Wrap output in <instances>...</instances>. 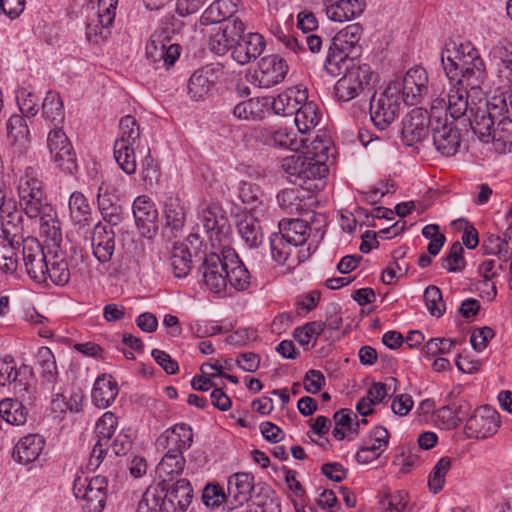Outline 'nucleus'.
<instances>
[{
	"label": "nucleus",
	"instance_id": "2",
	"mask_svg": "<svg viewBox=\"0 0 512 512\" xmlns=\"http://www.w3.org/2000/svg\"><path fill=\"white\" fill-rule=\"evenodd\" d=\"M443 70L450 81L466 85L470 90L479 89L487 78L486 66L478 51L465 59H457L455 64L447 63Z\"/></svg>",
	"mask_w": 512,
	"mask_h": 512
},
{
	"label": "nucleus",
	"instance_id": "18",
	"mask_svg": "<svg viewBox=\"0 0 512 512\" xmlns=\"http://www.w3.org/2000/svg\"><path fill=\"white\" fill-rule=\"evenodd\" d=\"M223 258L224 247L220 254L211 252L205 255L198 269L206 287L214 293H220L226 289V277L223 275L226 274V269Z\"/></svg>",
	"mask_w": 512,
	"mask_h": 512
},
{
	"label": "nucleus",
	"instance_id": "23",
	"mask_svg": "<svg viewBox=\"0 0 512 512\" xmlns=\"http://www.w3.org/2000/svg\"><path fill=\"white\" fill-rule=\"evenodd\" d=\"M93 254L101 263L111 260L115 250V231L105 224L98 223L92 235Z\"/></svg>",
	"mask_w": 512,
	"mask_h": 512
},
{
	"label": "nucleus",
	"instance_id": "64",
	"mask_svg": "<svg viewBox=\"0 0 512 512\" xmlns=\"http://www.w3.org/2000/svg\"><path fill=\"white\" fill-rule=\"evenodd\" d=\"M29 129L25 119L17 114L12 115L7 122V136L12 143L27 139Z\"/></svg>",
	"mask_w": 512,
	"mask_h": 512
},
{
	"label": "nucleus",
	"instance_id": "63",
	"mask_svg": "<svg viewBox=\"0 0 512 512\" xmlns=\"http://www.w3.org/2000/svg\"><path fill=\"white\" fill-rule=\"evenodd\" d=\"M463 252L464 249L461 243L454 242L449 253L443 258V267L451 273L462 271L465 267Z\"/></svg>",
	"mask_w": 512,
	"mask_h": 512
},
{
	"label": "nucleus",
	"instance_id": "41",
	"mask_svg": "<svg viewBox=\"0 0 512 512\" xmlns=\"http://www.w3.org/2000/svg\"><path fill=\"white\" fill-rule=\"evenodd\" d=\"M2 213L6 214L5 216L2 215V240H7L11 243H22V239L24 238L22 237L23 227L21 225L22 216L20 212L10 209Z\"/></svg>",
	"mask_w": 512,
	"mask_h": 512
},
{
	"label": "nucleus",
	"instance_id": "9",
	"mask_svg": "<svg viewBox=\"0 0 512 512\" xmlns=\"http://www.w3.org/2000/svg\"><path fill=\"white\" fill-rule=\"evenodd\" d=\"M254 489V477L250 473L238 472L231 475L227 482V499L225 510L233 512L240 508L253 498L251 494Z\"/></svg>",
	"mask_w": 512,
	"mask_h": 512
},
{
	"label": "nucleus",
	"instance_id": "57",
	"mask_svg": "<svg viewBox=\"0 0 512 512\" xmlns=\"http://www.w3.org/2000/svg\"><path fill=\"white\" fill-rule=\"evenodd\" d=\"M293 94H295V91L288 89L273 98L271 102L269 101L273 112L282 116L295 114L298 107H296V99H294Z\"/></svg>",
	"mask_w": 512,
	"mask_h": 512
},
{
	"label": "nucleus",
	"instance_id": "28",
	"mask_svg": "<svg viewBox=\"0 0 512 512\" xmlns=\"http://www.w3.org/2000/svg\"><path fill=\"white\" fill-rule=\"evenodd\" d=\"M495 149L501 153L512 152V115L509 110H502L497 117L492 140Z\"/></svg>",
	"mask_w": 512,
	"mask_h": 512
},
{
	"label": "nucleus",
	"instance_id": "55",
	"mask_svg": "<svg viewBox=\"0 0 512 512\" xmlns=\"http://www.w3.org/2000/svg\"><path fill=\"white\" fill-rule=\"evenodd\" d=\"M280 207L287 213H299L304 210L305 204L300 197L299 189H285L277 194Z\"/></svg>",
	"mask_w": 512,
	"mask_h": 512
},
{
	"label": "nucleus",
	"instance_id": "14",
	"mask_svg": "<svg viewBox=\"0 0 512 512\" xmlns=\"http://www.w3.org/2000/svg\"><path fill=\"white\" fill-rule=\"evenodd\" d=\"M22 259L27 274L38 283L45 282V272L49 260L46 259L43 246L34 237L22 239Z\"/></svg>",
	"mask_w": 512,
	"mask_h": 512
},
{
	"label": "nucleus",
	"instance_id": "19",
	"mask_svg": "<svg viewBox=\"0 0 512 512\" xmlns=\"http://www.w3.org/2000/svg\"><path fill=\"white\" fill-rule=\"evenodd\" d=\"M431 124L427 110L421 108L412 109L404 118L401 130L402 141L407 146L424 140L429 133Z\"/></svg>",
	"mask_w": 512,
	"mask_h": 512
},
{
	"label": "nucleus",
	"instance_id": "62",
	"mask_svg": "<svg viewBox=\"0 0 512 512\" xmlns=\"http://www.w3.org/2000/svg\"><path fill=\"white\" fill-rule=\"evenodd\" d=\"M262 197L263 193L257 184L247 181L239 183V198L244 204L250 206L251 209L256 208L258 204H262Z\"/></svg>",
	"mask_w": 512,
	"mask_h": 512
},
{
	"label": "nucleus",
	"instance_id": "44",
	"mask_svg": "<svg viewBox=\"0 0 512 512\" xmlns=\"http://www.w3.org/2000/svg\"><path fill=\"white\" fill-rule=\"evenodd\" d=\"M246 506L247 512H281L280 501L270 489L261 490L253 495Z\"/></svg>",
	"mask_w": 512,
	"mask_h": 512
},
{
	"label": "nucleus",
	"instance_id": "25",
	"mask_svg": "<svg viewBox=\"0 0 512 512\" xmlns=\"http://www.w3.org/2000/svg\"><path fill=\"white\" fill-rule=\"evenodd\" d=\"M97 202L99 210L105 222L108 223V227L118 226L123 220V208L119 203V199L107 190H104L103 186L98 189Z\"/></svg>",
	"mask_w": 512,
	"mask_h": 512
},
{
	"label": "nucleus",
	"instance_id": "53",
	"mask_svg": "<svg viewBox=\"0 0 512 512\" xmlns=\"http://www.w3.org/2000/svg\"><path fill=\"white\" fill-rule=\"evenodd\" d=\"M269 243L272 259L280 265L286 264L292 247H294L292 243H288L286 238L278 232L271 234Z\"/></svg>",
	"mask_w": 512,
	"mask_h": 512
},
{
	"label": "nucleus",
	"instance_id": "15",
	"mask_svg": "<svg viewBox=\"0 0 512 512\" xmlns=\"http://www.w3.org/2000/svg\"><path fill=\"white\" fill-rule=\"evenodd\" d=\"M33 368L28 365H21L17 368L14 358L10 355L0 359V385L15 384V389L20 395L29 394L32 385L30 380L33 378Z\"/></svg>",
	"mask_w": 512,
	"mask_h": 512
},
{
	"label": "nucleus",
	"instance_id": "33",
	"mask_svg": "<svg viewBox=\"0 0 512 512\" xmlns=\"http://www.w3.org/2000/svg\"><path fill=\"white\" fill-rule=\"evenodd\" d=\"M29 416L28 408L18 399L5 398L0 401V417L11 426H23Z\"/></svg>",
	"mask_w": 512,
	"mask_h": 512
},
{
	"label": "nucleus",
	"instance_id": "61",
	"mask_svg": "<svg viewBox=\"0 0 512 512\" xmlns=\"http://www.w3.org/2000/svg\"><path fill=\"white\" fill-rule=\"evenodd\" d=\"M139 273V264L132 258H126L118 264L113 263L108 269L109 277L128 280Z\"/></svg>",
	"mask_w": 512,
	"mask_h": 512
},
{
	"label": "nucleus",
	"instance_id": "36",
	"mask_svg": "<svg viewBox=\"0 0 512 512\" xmlns=\"http://www.w3.org/2000/svg\"><path fill=\"white\" fill-rule=\"evenodd\" d=\"M237 229L245 244L253 249L263 242V233L259 221L252 215H244L237 221Z\"/></svg>",
	"mask_w": 512,
	"mask_h": 512
},
{
	"label": "nucleus",
	"instance_id": "48",
	"mask_svg": "<svg viewBox=\"0 0 512 512\" xmlns=\"http://www.w3.org/2000/svg\"><path fill=\"white\" fill-rule=\"evenodd\" d=\"M114 157L119 167L128 175L136 172L135 148L132 144L115 142Z\"/></svg>",
	"mask_w": 512,
	"mask_h": 512
},
{
	"label": "nucleus",
	"instance_id": "13",
	"mask_svg": "<svg viewBox=\"0 0 512 512\" xmlns=\"http://www.w3.org/2000/svg\"><path fill=\"white\" fill-rule=\"evenodd\" d=\"M197 226L202 227L212 246L221 245L230 229L227 218L221 214V208L217 204H209L201 208Z\"/></svg>",
	"mask_w": 512,
	"mask_h": 512
},
{
	"label": "nucleus",
	"instance_id": "46",
	"mask_svg": "<svg viewBox=\"0 0 512 512\" xmlns=\"http://www.w3.org/2000/svg\"><path fill=\"white\" fill-rule=\"evenodd\" d=\"M48 264L47 272H45V281L49 278L55 285H66L71 277V270L67 260L64 257L54 255Z\"/></svg>",
	"mask_w": 512,
	"mask_h": 512
},
{
	"label": "nucleus",
	"instance_id": "24",
	"mask_svg": "<svg viewBox=\"0 0 512 512\" xmlns=\"http://www.w3.org/2000/svg\"><path fill=\"white\" fill-rule=\"evenodd\" d=\"M45 447V439L39 434L22 437L13 448V458L20 464L27 465L39 459Z\"/></svg>",
	"mask_w": 512,
	"mask_h": 512
},
{
	"label": "nucleus",
	"instance_id": "7",
	"mask_svg": "<svg viewBox=\"0 0 512 512\" xmlns=\"http://www.w3.org/2000/svg\"><path fill=\"white\" fill-rule=\"evenodd\" d=\"M107 485L104 476L77 478L74 481L73 493L76 498L85 501L86 512H102L107 499Z\"/></svg>",
	"mask_w": 512,
	"mask_h": 512
},
{
	"label": "nucleus",
	"instance_id": "35",
	"mask_svg": "<svg viewBox=\"0 0 512 512\" xmlns=\"http://www.w3.org/2000/svg\"><path fill=\"white\" fill-rule=\"evenodd\" d=\"M352 54L340 50L334 49V45L330 44L328 54L324 62L325 71L332 77L339 76L342 73H347L353 63Z\"/></svg>",
	"mask_w": 512,
	"mask_h": 512
},
{
	"label": "nucleus",
	"instance_id": "39",
	"mask_svg": "<svg viewBox=\"0 0 512 512\" xmlns=\"http://www.w3.org/2000/svg\"><path fill=\"white\" fill-rule=\"evenodd\" d=\"M133 215L136 224L142 228H148L149 225H154L158 212L153 202L146 196H139L133 202Z\"/></svg>",
	"mask_w": 512,
	"mask_h": 512
},
{
	"label": "nucleus",
	"instance_id": "30",
	"mask_svg": "<svg viewBox=\"0 0 512 512\" xmlns=\"http://www.w3.org/2000/svg\"><path fill=\"white\" fill-rule=\"evenodd\" d=\"M118 395V385L112 376L97 377L92 389V401L99 408L110 406Z\"/></svg>",
	"mask_w": 512,
	"mask_h": 512
},
{
	"label": "nucleus",
	"instance_id": "59",
	"mask_svg": "<svg viewBox=\"0 0 512 512\" xmlns=\"http://www.w3.org/2000/svg\"><path fill=\"white\" fill-rule=\"evenodd\" d=\"M120 137L115 142L135 145L140 136V128L136 119L131 115H126L119 122Z\"/></svg>",
	"mask_w": 512,
	"mask_h": 512
},
{
	"label": "nucleus",
	"instance_id": "56",
	"mask_svg": "<svg viewBox=\"0 0 512 512\" xmlns=\"http://www.w3.org/2000/svg\"><path fill=\"white\" fill-rule=\"evenodd\" d=\"M451 468V459L449 457H442L430 472L428 479L429 489L437 494L442 490L445 483V476Z\"/></svg>",
	"mask_w": 512,
	"mask_h": 512
},
{
	"label": "nucleus",
	"instance_id": "54",
	"mask_svg": "<svg viewBox=\"0 0 512 512\" xmlns=\"http://www.w3.org/2000/svg\"><path fill=\"white\" fill-rule=\"evenodd\" d=\"M21 243H11L7 240L0 241V269L6 273H13L18 267L16 249Z\"/></svg>",
	"mask_w": 512,
	"mask_h": 512
},
{
	"label": "nucleus",
	"instance_id": "3",
	"mask_svg": "<svg viewBox=\"0 0 512 512\" xmlns=\"http://www.w3.org/2000/svg\"><path fill=\"white\" fill-rule=\"evenodd\" d=\"M281 169L287 175L290 182L304 187L309 181L321 180L328 173V167L322 162L315 164L305 153L293 150V153L281 160Z\"/></svg>",
	"mask_w": 512,
	"mask_h": 512
},
{
	"label": "nucleus",
	"instance_id": "5",
	"mask_svg": "<svg viewBox=\"0 0 512 512\" xmlns=\"http://www.w3.org/2000/svg\"><path fill=\"white\" fill-rule=\"evenodd\" d=\"M503 109L504 106L496 103V98H493V101H472L470 112L466 117L471 130L480 141L489 143L492 140L497 117L501 116Z\"/></svg>",
	"mask_w": 512,
	"mask_h": 512
},
{
	"label": "nucleus",
	"instance_id": "49",
	"mask_svg": "<svg viewBox=\"0 0 512 512\" xmlns=\"http://www.w3.org/2000/svg\"><path fill=\"white\" fill-rule=\"evenodd\" d=\"M349 77H352V81L358 82L360 88L371 87L376 89L379 81V75L374 72L368 64H352L351 68L345 73Z\"/></svg>",
	"mask_w": 512,
	"mask_h": 512
},
{
	"label": "nucleus",
	"instance_id": "20",
	"mask_svg": "<svg viewBox=\"0 0 512 512\" xmlns=\"http://www.w3.org/2000/svg\"><path fill=\"white\" fill-rule=\"evenodd\" d=\"M224 265L226 269V286L237 291H244L250 285V273L239 258L236 251L231 247H224Z\"/></svg>",
	"mask_w": 512,
	"mask_h": 512
},
{
	"label": "nucleus",
	"instance_id": "1",
	"mask_svg": "<svg viewBox=\"0 0 512 512\" xmlns=\"http://www.w3.org/2000/svg\"><path fill=\"white\" fill-rule=\"evenodd\" d=\"M18 193L25 214L29 218H39L41 233L53 242L60 241V223L56 219V212L47 202L35 169L28 167L20 177Z\"/></svg>",
	"mask_w": 512,
	"mask_h": 512
},
{
	"label": "nucleus",
	"instance_id": "22",
	"mask_svg": "<svg viewBox=\"0 0 512 512\" xmlns=\"http://www.w3.org/2000/svg\"><path fill=\"white\" fill-rule=\"evenodd\" d=\"M193 443L191 426L186 423L175 424L166 429L156 440L158 448L187 450Z\"/></svg>",
	"mask_w": 512,
	"mask_h": 512
},
{
	"label": "nucleus",
	"instance_id": "42",
	"mask_svg": "<svg viewBox=\"0 0 512 512\" xmlns=\"http://www.w3.org/2000/svg\"><path fill=\"white\" fill-rule=\"evenodd\" d=\"M478 51L471 42H462L456 40H450L446 42L444 48L441 51V63L442 66H447V63L455 64L457 59H465L471 54Z\"/></svg>",
	"mask_w": 512,
	"mask_h": 512
},
{
	"label": "nucleus",
	"instance_id": "50",
	"mask_svg": "<svg viewBox=\"0 0 512 512\" xmlns=\"http://www.w3.org/2000/svg\"><path fill=\"white\" fill-rule=\"evenodd\" d=\"M505 238L502 239L498 235L490 234L483 242V249L485 254L489 255H497L499 259L503 260V262H508L511 258L510 249L508 247L509 241H512L511 236L504 235Z\"/></svg>",
	"mask_w": 512,
	"mask_h": 512
},
{
	"label": "nucleus",
	"instance_id": "26",
	"mask_svg": "<svg viewBox=\"0 0 512 512\" xmlns=\"http://www.w3.org/2000/svg\"><path fill=\"white\" fill-rule=\"evenodd\" d=\"M237 6L234 0H215L203 12L200 17V24L207 26L211 24H225L234 16Z\"/></svg>",
	"mask_w": 512,
	"mask_h": 512
},
{
	"label": "nucleus",
	"instance_id": "52",
	"mask_svg": "<svg viewBox=\"0 0 512 512\" xmlns=\"http://www.w3.org/2000/svg\"><path fill=\"white\" fill-rule=\"evenodd\" d=\"M37 357L41 367V377L49 384L56 382L58 378L55 357L48 347L38 349Z\"/></svg>",
	"mask_w": 512,
	"mask_h": 512
},
{
	"label": "nucleus",
	"instance_id": "60",
	"mask_svg": "<svg viewBox=\"0 0 512 512\" xmlns=\"http://www.w3.org/2000/svg\"><path fill=\"white\" fill-rule=\"evenodd\" d=\"M425 305L432 316L441 317L446 306L443 301L441 290L435 285H429L424 291Z\"/></svg>",
	"mask_w": 512,
	"mask_h": 512
},
{
	"label": "nucleus",
	"instance_id": "34",
	"mask_svg": "<svg viewBox=\"0 0 512 512\" xmlns=\"http://www.w3.org/2000/svg\"><path fill=\"white\" fill-rule=\"evenodd\" d=\"M165 227L172 232L180 231L186 221V209L178 196H169L164 202Z\"/></svg>",
	"mask_w": 512,
	"mask_h": 512
},
{
	"label": "nucleus",
	"instance_id": "47",
	"mask_svg": "<svg viewBox=\"0 0 512 512\" xmlns=\"http://www.w3.org/2000/svg\"><path fill=\"white\" fill-rule=\"evenodd\" d=\"M308 139H301V144L305 147V153L310 157L315 164L322 162L324 167H328L326 162L328 160V152L330 150L331 141L328 137L317 135L308 145Z\"/></svg>",
	"mask_w": 512,
	"mask_h": 512
},
{
	"label": "nucleus",
	"instance_id": "16",
	"mask_svg": "<svg viewBox=\"0 0 512 512\" xmlns=\"http://www.w3.org/2000/svg\"><path fill=\"white\" fill-rule=\"evenodd\" d=\"M288 72L286 61L276 54L264 56L254 71V81L261 88H270L282 82Z\"/></svg>",
	"mask_w": 512,
	"mask_h": 512
},
{
	"label": "nucleus",
	"instance_id": "4",
	"mask_svg": "<svg viewBox=\"0 0 512 512\" xmlns=\"http://www.w3.org/2000/svg\"><path fill=\"white\" fill-rule=\"evenodd\" d=\"M400 85L390 83L379 95L376 91L370 96V115L374 125L385 130L396 118L400 110Z\"/></svg>",
	"mask_w": 512,
	"mask_h": 512
},
{
	"label": "nucleus",
	"instance_id": "38",
	"mask_svg": "<svg viewBox=\"0 0 512 512\" xmlns=\"http://www.w3.org/2000/svg\"><path fill=\"white\" fill-rule=\"evenodd\" d=\"M42 114L44 118L54 125L60 127L65 119L64 105L60 95L54 91H48L42 103Z\"/></svg>",
	"mask_w": 512,
	"mask_h": 512
},
{
	"label": "nucleus",
	"instance_id": "6",
	"mask_svg": "<svg viewBox=\"0 0 512 512\" xmlns=\"http://www.w3.org/2000/svg\"><path fill=\"white\" fill-rule=\"evenodd\" d=\"M161 489L159 494L160 512H186L193 498V489L187 479L169 483L161 480L155 485Z\"/></svg>",
	"mask_w": 512,
	"mask_h": 512
},
{
	"label": "nucleus",
	"instance_id": "10",
	"mask_svg": "<svg viewBox=\"0 0 512 512\" xmlns=\"http://www.w3.org/2000/svg\"><path fill=\"white\" fill-rule=\"evenodd\" d=\"M469 87L463 84L451 83L448 92L439 95L432 103L431 109L445 108L453 119H460L470 112L472 102L468 100Z\"/></svg>",
	"mask_w": 512,
	"mask_h": 512
},
{
	"label": "nucleus",
	"instance_id": "11",
	"mask_svg": "<svg viewBox=\"0 0 512 512\" xmlns=\"http://www.w3.org/2000/svg\"><path fill=\"white\" fill-rule=\"evenodd\" d=\"M244 31L245 25L240 18H234L213 28L208 41L209 50L219 56L225 55L234 49L237 37Z\"/></svg>",
	"mask_w": 512,
	"mask_h": 512
},
{
	"label": "nucleus",
	"instance_id": "27",
	"mask_svg": "<svg viewBox=\"0 0 512 512\" xmlns=\"http://www.w3.org/2000/svg\"><path fill=\"white\" fill-rule=\"evenodd\" d=\"M362 33L363 28L359 23L347 25L331 39L330 44L334 45V49L344 50L356 57L361 50L359 41Z\"/></svg>",
	"mask_w": 512,
	"mask_h": 512
},
{
	"label": "nucleus",
	"instance_id": "43",
	"mask_svg": "<svg viewBox=\"0 0 512 512\" xmlns=\"http://www.w3.org/2000/svg\"><path fill=\"white\" fill-rule=\"evenodd\" d=\"M211 75L212 69L208 67L196 70L192 74L187 85L188 94L192 99L198 100L208 94L213 86L210 80Z\"/></svg>",
	"mask_w": 512,
	"mask_h": 512
},
{
	"label": "nucleus",
	"instance_id": "8",
	"mask_svg": "<svg viewBox=\"0 0 512 512\" xmlns=\"http://www.w3.org/2000/svg\"><path fill=\"white\" fill-rule=\"evenodd\" d=\"M52 160L66 174L74 175L78 170L76 153L61 127L52 129L47 137Z\"/></svg>",
	"mask_w": 512,
	"mask_h": 512
},
{
	"label": "nucleus",
	"instance_id": "37",
	"mask_svg": "<svg viewBox=\"0 0 512 512\" xmlns=\"http://www.w3.org/2000/svg\"><path fill=\"white\" fill-rule=\"evenodd\" d=\"M268 105L269 98H250L235 105L233 115L240 120H260Z\"/></svg>",
	"mask_w": 512,
	"mask_h": 512
},
{
	"label": "nucleus",
	"instance_id": "17",
	"mask_svg": "<svg viewBox=\"0 0 512 512\" xmlns=\"http://www.w3.org/2000/svg\"><path fill=\"white\" fill-rule=\"evenodd\" d=\"M432 138L436 150L445 157L454 156L461 146L459 129L447 119L437 118L432 123Z\"/></svg>",
	"mask_w": 512,
	"mask_h": 512
},
{
	"label": "nucleus",
	"instance_id": "40",
	"mask_svg": "<svg viewBox=\"0 0 512 512\" xmlns=\"http://www.w3.org/2000/svg\"><path fill=\"white\" fill-rule=\"evenodd\" d=\"M170 265L173 274L177 278L186 277L192 268L191 253L186 245L183 243H175L173 245Z\"/></svg>",
	"mask_w": 512,
	"mask_h": 512
},
{
	"label": "nucleus",
	"instance_id": "12",
	"mask_svg": "<svg viewBox=\"0 0 512 512\" xmlns=\"http://www.w3.org/2000/svg\"><path fill=\"white\" fill-rule=\"evenodd\" d=\"M499 425L497 411L487 405L481 406L466 420L465 434L469 438L485 439L495 434Z\"/></svg>",
	"mask_w": 512,
	"mask_h": 512
},
{
	"label": "nucleus",
	"instance_id": "58",
	"mask_svg": "<svg viewBox=\"0 0 512 512\" xmlns=\"http://www.w3.org/2000/svg\"><path fill=\"white\" fill-rule=\"evenodd\" d=\"M324 330L325 325L322 324V321H312L306 323L301 327L296 328L293 335L295 340L298 341V343L302 346H306L312 340H314V343L312 344V347H314L317 337Z\"/></svg>",
	"mask_w": 512,
	"mask_h": 512
},
{
	"label": "nucleus",
	"instance_id": "21",
	"mask_svg": "<svg viewBox=\"0 0 512 512\" xmlns=\"http://www.w3.org/2000/svg\"><path fill=\"white\" fill-rule=\"evenodd\" d=\"M266 47L264 37L259 33H244L237 37L232 58L240 65H245L257 59Z\"/></svg>",
	"mask_w": 512,
	"mask_h": 512
},
{
	"label": "nucleus",
	"instance_id": "29",
	"mask_svg": "<svg viewBox=\"0 0 512 512\" xmlns=\"http://www.w3.org/2000/svg\"><path fill=\"white\" fill-rule=\"evenodd\" d=\"M365 8V0H339L329 5L326 15L332 21L343 22L360 16Z\"/></svg>",
	"mask_w": 512,
	"mask_h": 512
},
{
	"label": "nucleus",
	"instance_id": "45",
	"mask_svg": "<svg viewBox=\"0 0 512 512\" xmlns=\"http://www.w3.org/2000/svg\"><path fill=\"white\" fill-rule=\"evenodd\" d=\"M320 120V113L316 103L310 101L303 103L295 112V124L300 133L305 134L314 128Z\"/></svg>",
	"mask_w": 512,
	"mask_h": 512
},
{
	"label": "nucleus",
	"instance_id": "32",
	"mask_svg": "<svg viewBox=\"0 0 512 512\" xmlns=\"http://www.w3.org/2000/svg\"><path fill=\"white\" fill-rule=\"evenodd\" d=\"M279 234L294 247L303 245L309 237L311 226L302 219H283L278 224Z\"/></svg>",
	"mask_w": 512,
	"mask_h": 512
},
{
	"label": "nucleus",
	"instance_id": "51",
	"mask_svg": "<svg viewBox=\"0 0 512 512\" xmlns=\"http://www.w3.org/2000/svg\"><path fill=\"white\" fill-rule=\"evenodd\" d=\"M69 211L72 220L77 224L88 221L91 208L81 192H73L69 198Z\"/></svg>",
	"mask_w": 512,
	"mask_h": 512
},
{
	"label": "nucleus",
	"instance_id": "31",
	"mask_svg": "<svg viewBox=\"0 0 512 512\" xmlns=\"http://www.w3.org/2000/svg\"><path fill=\"white\" fill-rule=\"evenodd\" d=\"M185 458L183 452L179 449H167L156 467V474L161 480H169L172 483L173 477L180 475L185 467Z\"/></svg>",
	"mask_w": 512,
	"mask_h": 512
}]
</instances>
